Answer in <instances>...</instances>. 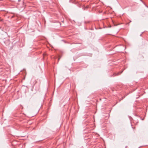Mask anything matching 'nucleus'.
<instances>
[{"label": "nucleus", "instance_id": "f257e3e1", "mask_svg": "<svg viewBox=\"0 0 148 148\" xmlns=\"http://www.w3.org/2000/svg\"><path fill=\"white\" fill-rule=\"evenodd\" d=\"M122 72H121V73H120V72H118V73H116L115 74V75H114L115 76H116V75H120V74H121V73H122Z\"/></svg>", "mask_w": 148, "mask_h": 148}, {"label": "nucleus", "instance_id": "f03ea898", "mask_svg": "<svg viewBox=\"0 0 148 148\" xmlns=\"http://www.w3.org/2000/svg\"><path fill=\"white\" fill-rule=\"evenodd\" d=\"M12 17V18H13V17H14L13 16H12V17Z\"/></svg>", "mask_w": 148, "mask_h": 148}, {"label": "nucleus", "instance_id": "7ed1b4c3", "mask_svg": "<svg viewBox=\"0 0 148 148\" xmlns=\"http://www.w3.org/2000/svg\"><path fill=\"white\" fill-rule=\"evenodd\" d=\"M142 2H143V1L142 0H140Z\"/></svg>", "mask_w": 148, "mask_h": 148}]
</instances>
